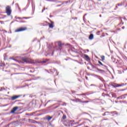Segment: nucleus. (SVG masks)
<instances>
[{"label":"nucleus","instance_id":"f257e3e1","mask_svg":"<svg viewBox=\"0 0 127 127\" xmlns=\"http://www.w3.org/2000/svg\"><path fill=\"white\" fill-rule=\"evenodd\" d=\"M21 60L22 61H23V62H25V63H30L31 64H33L35 63V62H34V61L25 57L22 58Z\"/></svg>","mask_w":127,"mask_h":127},{"label":"nucleus","instance_id":"f03ea898","mask_svg":"<svg viewBox=\"0 0 127 127\" xmlns=\"http://www.w3.org/2000/svg\"><path fill=\"white\" fill-rule=\"evenodd\" d=\"M5 9L7 15H10V14H11V9H10V7L9 6H7Z\"/></svg>","mask_w":127,"mask_h":127},{"label":"nucleus","instance_id":"7ed1b4c3","mask_svg":"<svg viewBox=\"0 0 127 127\" xmlns=\"http://www.w3.org/2000/svg\"><path fill=\"white\" fill-rule=\"evenodd\" d=\"M27 28H26V27H20L17 29V30H16L15 31V32H20L21 31H25V30H27Z\"/></svg>","mask_w":127,"mask_h":127},{"label":"nucleus","instance_id":"20e7f679","mask_svg":"<svg viewBox=\"0 0 127 127\" xmlns=\"http://www.w3.org/2000/svg\"><path fill=\"white\" fill-rule=\"evenodd\" d=\"M16 58H18V57H16L15 58L14 57H9V59L14 60V61H16V62H18V63H21V62H19V61L17 60Z\"/></svg>","mask_w":127,"mask_h":127},{"label":"nucleus","instance_id":"39448f33","mask_svg":"<svg viewBox=\"0 0 127 127\" xmlns=\"http://www.w3.org/2000/svg\"><path fill=\"white\" fill-rule=\"evenodd\" d=\"M111 86L114 88H117V87H122L123 85L114 83L111 84Z\"/></svg>","mask_w":127,"mask_h":127},{"label":"nucleus","instance_id":"423d86ee","mask_svg":"<svg viewBox=\"0 0 127 127\" xmlns=\"http://www.w3.org/2000/svg\"><path fill=\"white\" fill-rule=\"evenodd\" d=\"M19 97H20V96L19 95H18V96L15 95V96H12L11 97V100L12 101H14V100H16V99H18V98H19Z\"/></svg>","mask_w":127,"mask_h":127},{"label":"nucleus","instance_id":"0eeeda50","mask_svg":"<svg viewBox=\"0 0 127 127\" xmlns=\"http://www.w3.org/2000/svg\"><path fill=\"white\" fill-rule=\"evenodd\" d=\"M17 109H18V107H14L11 111V113L12 114H13V113H14V112H16V111L17 110Z\"/></svg>","mask_w":127,"mask_h":127},{"label":"nucleus","instance_id":"6e6552de","mask_svg":"<svg viewBox=\"0 0 127 127\" xmlns=\"http://www.w3.org/2000/svg\"><path fill=\"white\" fill-rule=\"evenodd\" d=\"M58 46L60 50H61L62 48V43H61V42H58Z\"/></svg>","mask_w":127,"mask_h":127},{"label":"nucleus","instance_id":"1a4fd4ad","mask_svg":"<svg viewBox=\"0 0 127 127\" xmlns=\"http://www.w3.org/2000/svg\"><path fill=\"white\" fill-rule=\"evenodd\" d=\"M54 25V22H51V23L49 24V27L50 28H53L54 26L53 25Z\"/></svg>","mask_w":127,"mask_h":127},{"label":"nucleus","instance_id":"9d476101","mask_svg":"<svg viewBox=\"0 0 127 127\" xmlns=\"http://www.w3.org/2000/svg\"><path fill=\"white\" fill-rule=\"evenodd\" d=\"M89 39H90V40H92L93 39H94V35L93 34H91L89 37Z\"/></svg>","mask_w":127,"mask_h":127},{"label":"nucleus","instance_id":"9b49d317","mask_svg":"<svg viewBox=\"0 0 127 127\" xmlns=\"http://www.w3.org/2000/svg\"><path fill=\"white\" fill-rule=\"evenodd\" d=\"M98 63H99V64H100V65H101V66H104V67H105V69H107V66L103 65V63H102V62L99 61Z\"/></svg>","mask_w":127,"mask_h":127},{"label":"nucleus","instance_id":"f8f14e48","mask_svg":"<svg viewBox=\"0 0 127 127\" xmlns=\"http://www.w3.org/2000/svg\"><path fill=\"white\" fill-rule=\"evenodd\" d=\"M84 57L87 60H90V58L89 57V56L87 55H84Z\"/></svg>","mask_w":127,"mask_h":127},{"label":"nucleus","instance_id":"ddd939ff","mask_svg":"<svg viewBox=\"0 0 127 127\" xmlns=\"http://www.w3.org/2000/svg\"><path fill=\"white\" fill-rule=\"evenodd\" d=\"M101 58L102 59V61H104L105 60V56H102L101 57Z\"/></svg>","mask_w":127,"mask_h":127},{"label":"nucleus","instance_id":"4468645a","mask_svg":"<svg viewBox=\"0 0 127 127\" xmlns=\"http://www.w3.org/2000/svg\"><path fill=\"white\" fill-rule=\"evenodd\" d=\"M51 119H52V117H51L50 116H48V118H47L48 121H50V120H51Z\"/></svg>","mask_w":127,"mask_h":127},{"label":"nucleus","instance_id":"2eb2a0df","mask_svg":"<svg viewBox=\"0 0 127 127\" xmlns=\"http://www.w3.org/2000/svg\"><path fill=\"white\" fill-rule=\"evenodd\" d=\"M3 66H4V64L0 63V67H3Z\"/></svg>","mask_w":127,"mask_h":127},{"label":"nucleus","instance_id":"dca6fc26","mask_svg":"<svg viewBox=\"0 0 127 127\" xmlns=\"http://www.w3.org/2000/svg\"><path fill=\"white\" fill-rule=\"evenodd\" d=\"M30 73H33V72H34V69L33 68H32V69H31L30 70Z\"/></svg>","mask_w":127,"mask_h":127},{"label":"nucleus","instance_id":"f3484780","mask_svg":"<svg viewBox=\"0 0 127 127\" xmlns=\"http://www.w3.org/2000/svg\"><path fill=\"white\" fill-rule=\"evenodd\" d=\"M81 103H89L88 101H82Z\"/></svg>","mask_w":127,"mask_h":127},{"label":"nucleus","instance_id":"a211bd4d","mask_svg":"<svg viewBox=\"0 0 127 127\" xmlns=\"http://www.w3.org/2000/svg\"><path fill=\"white\" fill-rule=\"evenodd\" d=\"M16 19L18 18V19H22V18H21V17H16Z\"/></svg>","mask_w":127,"mask_h":127},{"label":"nucleus","instance_id":"6ab92c4d","mask_svg":"<svg viewBox=\"0 0 127 127\" xmlns=\"http://www.w3.org/2000/svg\"><path fill=\"white\" fill-rule=\"evenodd\" d=\"M98 71H102V72H105V71L100 69H98Z\"/></svg>","mask_w":127,"mask_h":127},{"label":"nucleus","instance_id":"aec40b11","mask_svg":"<svg viewBox=\"0 0 127 127\" xmlns=\"http://www.w3.org/2000/svg\"><path fill=\"white\" fill-rule=\"evenodd\" d=\"M26 116H31V115H30L28 113H26Z\"/></svg>","mask_w":127,"mask_h":127},{"label":"nucleus","instance_id":"412c9836","mask_svg":"<svg viewBox=\"0 0 127 127\" xmlns=\"http://www.w3.org/2000/svg\"><path fill=\"white\" fill-rule=\"evenodd\" d=\"M46 63V61H42V62H41V63Z\"/></svg>","mask_w":127,"mask_h":127},{"label":"nucleus","instance_id":"4be33fe9","mask_svg":"<svg viewBox=\"0 0 127 127\" xmlns=\"http://www.w3.org/2000/svg\"><path fill=\"white\" fill-rule=\"evenodd\" d=\"M77 101H78V102H81V103H82V102L81 101V100H80V99H77Z\"/></svg>","mask_w":127,"mask_h":127},{"label":"nucleus","instance_id":"5701e85b","mask_svg":"<svg viewBox=\"0 0 127 127\" xmlns=\"http://www.w3.org/2000/svg\"><path fill=\"white\" fill-rule=\"evenodd\" d=\"M23 18H24L25 19H27V17H24L23 18H22V19H23Z\"/></svg>","mask_w":127,"mask_h":127},{"label":"nucleus","instance_id":"b1692460","mask_svg":"<svg viewBox=\"0 0 127 127\" xmlns=\"http://www.w3.org/2000/svg\"><path fill=\"white\" fill-rule=\"evenodd\" d=\"M63 119H66V116H63Z\"/></svg>","mask_w":127,"mask_h":127},{"label":"nucleus","instance_id":"393cba45","mask_svg":"<svg viewBox=\"0 0 127 127\" xmlns=\"http://www.w3.org/2000/svg\"><path fill=\"white\" fill-rule=\"evenodd\" d=\"M122 29H125V26L122 27Z\"/></svg>","mask_w":127,"mask_h":127},{"label":"nucleus","instance_id":"a878e982","mask_svg":"<svg viewBox=\"0 0 127 127\" xmlns=\"http://www.w3.org/2000/svg\"><path fill=\"white\" fill-rule=\"evenodd\" d=\"M100 17H102V15H99Z\"/></svg>","mask_w":127,"mask_h":127},{"label":"nucleus","instance_id":"bb28decb","mask_svg":"<svg viewBox=\"0 0 127 127\" xmlns=\"http://www.w3.org/2000/svg\"><path fill=\"white\" fill-rule=\"evenodd\" d=\"M43 10H45V7H44Z\"/></svg>","mask_w":127,"mask_h":127},{"label":"nucleus","instance_id":"cd10ccee","mask_svg":"<svg viewBox=\"0 0 127 127\" xmlns=\"http://www.w3.org/2000/svg\"><path fill=\"white\" fill-rule=\"evenodd\" d=\"M83 19H85V16H83Z\"/></svg>","mask_w":127,"mask_h":127},{"label":"nucleus","instance_id":"c85d7f7f","mask_svg":"<svg viewBox=\"0 0 127 127\" xmlns=\"http://www.w3.org/2000/svg\"><path fill=\"white\" fill-rule=\"evenodd\" d=\"M64 105L66 106V103H64Z\"/></svg>","mask_w":127,"mask_h":127},{"label":"nucleus","instance_id":"c756f323","mask_svg":"<svg viewBox=\"0 0 127 127\" xmlns=\"http://www.w3.org/2000/svg\"><path fill=\"white\" fill-rule=\"evenodd\" d=\"M43 11H44V10L43 9L42 12H43Z\"/></svg>","mask_w":127,"mask_h":127},{"label":"nucleus","instance_id":"7c9ffc66","mask_svg":"<svg viewBox=\"0 0 127 127\" xmlns=\"http://www.w3.org/2000/svg\"><path fill=\"white\" fill-rule=\"evenodd\" d=\"M20 22H24V21H20Z\"/></svg>","mask_w":127,"mask_h":127},{"label":"nucleus","instance_id":"2f4dec72","mask_svg":"<svg viewBox=\"0 0 127 127\" xmlns=\"http://www.w3.org/2000/svg\"><path fill=\"white\" fill-rule=\"evenodd\" d=\"M107 113H108V112H106V113H105V116H106V114H107Z\"/></svg>","mask_w":127,"mask_h":127},{"label":"nucleus","instance_id":"473e14b6","mask_svg":"<svg viewBox=\"0 0 127 127\" xmlns=\"http://www.w3.org/2000/svg\"><path fill=\"white\" fill-rule=\"evenodd\" d=\"M53 54H54V52H53L52 56L53 55Z\"/></svg>","mask_w":127,"mask_h":127},{"label":"nucleus","instance_id":"72a5a7b5","mask_svg":"<svg viewBox=\"0 0 127 127\" xmlns=\"http://www.w3.org/2000/svg\"><path fill=\"white\" fill-rule=\"evenodd\" d=\"M82 95H83V96H85V94H83Z\"/></svg>","mask_w":127,"mask_h":127},{"label":"nucleus","instance_id":"f704fd0d","mask_svg":"<svg viewBox=\"0 0 127 127\" xmlns=\"http://www.w3.org/2000/svg\"><path fill=\"white\" fill-rule=\"evenodd\" d=\"M85 15H87V14H85L84 15V16H85Z\"/></svg>","mask_w":127,"mask_h":127},{"label":"nucleus","instance_id":"c9c22d12","mask_svg":"<svg viewBox=\"0 0 127 127\" xmlns=\"http://www.w3.org/2000/svg\"><path fill=\"white\" fill-rule=\"evenodd\" d=\"M99 0V1H101V0Z\"/></svg>","mask_w":127,"mask_h":127},{"label":"nucleus","instance_id":"e433bc0d","mask_svg":"<svg viewBox=\"0 0 127 127\" xmlns=\"http://www.w3.org/2000/svg\"><path fill=\"white\" fill-rule=\"evenodd\" d=\"M115 113V112H111V113Z\"/></svg>","mask_w":127,"mask_h":127},{"label":"nucleus","instance_id":"4c0bfd02","mask_svg":"<svg viewBox=\"0 0 127 127\" xmlns=\"http://www.w3.org/2000/svg\"><path fill=\"white\" fill-rule=\"evenodd\" d=\"M86 79H88V77H86Z\"/></svg>","mask_w":127,"mask_h":127},{"label":"nucleus","instance_id":"58836bf2","mask_svg":"<svg viewBox=\"0 0 127 127\" xmlns=\"http://www.w3.org/2000/svg\"><path fill=\"white\" fill-rule=\"evenodd\" d=\"M91 86H93V84H91Z\"/></svg>","mask_w":127,"mask_h":127},{"label":"nucleus","instance_id":"ea45409f","mask_svg":"<svg viewBox=\"0 0 127 127\" xmlns=\"http://www.w3.org/2000/svg\"><path fill=\"white\" fill-rule=\"evenodd\" d=\"M72 101H75L74 100H72Z\"/></svg>","mask_w":127,"mask_h":127}]
</instances>
